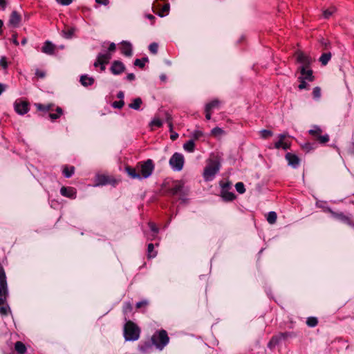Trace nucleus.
Returning a JSON list of instances; mask_svg holds the SVG:
<instances>
[{"label": "nucleus", "mask_w": 354, "mask_h": 354, "mask_svg": "<svg viewBox=\"0 0 354 354\" xmlns=\"http://www.w3.org/2000/svg\"><path fill=\"white\" fill-rule=\"evenodd\" d=\"M183 148L188 152H193L195 149V143L194 140H189L183 145Z\"/></svg>", "instance_id": "obj_34"}, {"label": "nucleus", "mask_w": 354, "mask_h": 354, "mask_svg": "<svg viewBox=\"0 0 354 354\" xmlns=\"http://www.w3.org/2000/svg\"><path fill=\"white\" fill-rule=\"evenodd\" d=\"M95 80L92 77H88L87 75H83L80 77V83L84 86H88L93 84Z\"/></svg>", "instance_id": "obj_26"}, {"label": "nucleus", "mask_w": 354, "mask_h": 354, "mask_svg": "<svg viewBox=\"0 0 354 354\" xmlns=\"http://www.w3.org/2000/svg\"><path fill=\"white\" fill-rule=\"evenodd\" d=\"M124 105V102L123 100H120L119 101H115L112 103V106L115 109H122Z\"/></svg>", "instance_id": "obj_51"}, {"label": "nucleus", "mask_w": 354, "mask_h": 354, "mask_svg": "<svg viewBox=\"0 0 354 354\" xmlns=\"http://www.w3.org/2000/svg\"><path fill=\"white\" fill-rule=\"evenodd\" d=\"M192 139L194 140H197L203 136V133L201 131L196 130L192 133Z\"/></svg>", "instance_id": "obj_48"}, {"label": "nucleus", "mask_w": 354, "mask_h": 354, "mask_svg": "<svg viewBox=\"0 0 354 354\" xmlns=\"http://www.w3.org/2000/svg\"><path fill=\"white\" fill-rule=\"evenodd\" d=\"M221 196L225 202L233 201L236 198V195L233 192L227 190H221Z\"/></svg>", "instance_id": "obj_23"}, {"label": "nucleus", "mask_w": 354, "mask_h": 354, "mask_svg": "<svg viewBox=\"0 0 354 354\" xmlns=\"http://www.w3.org/2000/svg\"><path fill=\"white\" fill-rule=\"evenodd\" d=\"M56 1L62 6H68L73 2V0H56Z\"/></svg>", "instance_id": "obj_60"}, {"label": "nucleus", "mask_w": 354, "mask_h": 354, "mask_svg": "<svg viewBox=\"0 0 354 354\" xmlns=\"http://www.w3.org/2000/svg\"><path fill=\"white\" fill-rule=\"evenodd\" d=\"M95 182V185L98 186L111 185L115 187L118 183V180L113 176L106 174L97 175Z\"/></svg>", "instance_id": "obj_10"}, {"label": "nucleus", "mask_w": 354, "mask_h": 354, "mask_svg": "<svg viewBox=\"0 0 354 354\" xmlns=\"http://www.w3.org/2000/svg\"><path fill=\"white\" fill-rule=\"evenodd\" d=\"M11 314V309L6 302L4 305L0 306V315L2 316H7Z\"/></svg>", "instance_id": "obj_36"}, {"label": "nucleus", "mask_w": 354, "mask_h": 354, "mask_svg": "<svg viewBox=\"0 0 354 354\" xmlns=\"http://www.w3.org/2000/svg\"><path fill=\"white\" fill-rule=\"evenodd\" d=\"M115 50H116V46L114 43L112 42L109 44V46L108 48V50L106 53L112 54V53L115 52Z\"/></svg>", "instance_id": "obj_58"}, {"label": "nucleus", "mask_w": 354, "mask_h": 354, "mask_svg": "<svg viewBox=\"0 0 354 354\" xmlns=\"http://www.w3.org/2000/svg\"><path fill=\"white\" fill-rule=\"evenodd\" d=\"M157 255V251L154 250V245L149 243L147 245V257L149 259L154 258Z\"/></svg>", "instance_id": "obj_35"}, {"label": "nucleus", "mask_w": 354, "mask_h": 354, "mask_svg": "<svg viewBox=\"0 0 354 354\" xmlns=\"http://www.w3.org/2000/svg\"><path fill=\"white\" fill-rule=\"evenodd\" d=\"M0 66L3 69H6L8 66L7 58L5 56H3L0 59Z\"/></svg>", "instance_id": "obj_54"}, {"label": "nucleus", "mask_w": 354, "mask_h": 354, "mask_svg": "<svg viewBox=\"0 0 354 354\" xmlns=\"http://www.w3.org/2000/svg\"><path fill=\"white\" fill-rule=\"evenodd\" d=\"M294 56L296 57L297 63L302 64L300 67L310 68L312 64V59L309 55H306L303 51L297 50L295 52Z\"/></svg>", "instance_id": "obj_13"}, {"label": "nucleus", "mask_w": 354, "mask_h": 354, "mask_svg": "<svg viewBox=\"0 0 354 354\" xmlns=\"http://www.w3.org/2000/svg\"><path fill=\"white\" fill-rule=\"evenodd\" d=\"M119 49L121 53L126 57H131L132 55L133 48L131 44L129 41H122L120 43Z\"/></svg>", "instance_id": "obj_19"}, {"label": "nucleus", "mask_w": 354, "mask_h": 354, "mask_svg": "<svg viewBox=\"0 0 354 354\" xmlns=\"http://www.w3.org/2000/svg\"><path fill=\"white\" fill-rule=\"evenodd\" d=\"M142 104V99L140 97H136L134 98L132 102L129 104V107L134 110H139Z\"/></svg>", "instance_id": "obj_30"}, {"label": "nucleus", "mask_w": 354, "mask_h": 354, "mask_svg": "<svg viewBox=\"0 0 354 354\" xmlns=\"http://www.w3.org/2000/svg\"><path fill=\"white\" fill-rule=\"evenodd\" d=\"M169 162L174 170L179 171L183 168L185 159L181 153L176 152L170 158Z\"/></svg>", "instance_id": "obj_11"}, {"label": "nucleus", "mask_w": 354, "mask_h": 354, "mask_svg": "<svg viewBox=\"0 0 354 354\" xmlns=\"http://www.w3.org/2000/svg\"><path fill=\"white\" fill-rule=\"evenodd\" d=\"M261 138L268 139L273 136V132L270 130L263 129L259 132Z\"/></svg>", "instance_id": "obj_40"}, {"label": "nucleus", "mask_w": 354, "mask_h": 354, "mask_svg": "<svg viewBox=\"0 0 354 354\" xmlns=\"http://www.w3.org/2000/svg\"><path fill=\"white\" fill-rule=\"evenodd\" d=\"M221 164L217 160H212L204 169L203 178L205 181L213 180L214 176L218 172Z\"/></svg>", "instance_id": "obj_6"}, {"label": "nucleus", "mask_w": 354, "mask_h": 354, "mask_svg": "<svg viewBox=\"0 0 354 354\" xmlns=\"http://www.w3.org/2000/svg\"><path fill=\"white\" fill-rule=\"evenodd\" d=\"M285 158L288 161V165L293 168H297L300 164V158L295 153L288 152L285 155Z\"/></svg>", "instance_id": "obj_18"}, {"label": "nucleus", "mask_w": 354, "mask_h": 354, "mask_svg": "<svg viewBox=\"0 0 354 354\" xmlns=\"http://www.w3.org/2000/svg\"><path fill=\"white\" fill-rule=\"evenodd\" d=\"M235 188L239 194H243L245 192L244 184L242 182L236 183Z\"/></svg>", "instance_id": "obj_46"}, {"label": "nucleus", "mask_w": 354, "mask_h": 354, "mask_svg": "<svg viewBox=\"0 0 354 354\" xmlns=\"http://www.w3.org/2000/svg\"><path fill=\"white\" fill-rule=\"evenodd\" d=\"M62 173L66 178H71L75 173V167L64 165Z\"/></svg>", "instance_id": "obj_29"}, {"label": "nucleus", "mask_w": 354, "mask_h": 354, "mask_svg": "<svg viewBox=\"0 0 354 354\" xmlns=\"http://www.w3.org/2000/svg\"><path fill=\"white\" fill-rule=\"evenodd\" d=\"M287 136H288V135L286 133L279 134L278 136L279 140L274 143L273 148H275L277 149H282L283 142H284L285 139L287 138ZM268 148L271 149H272V147L270 146Z\"/></svg>", "instance_id": "obj_25"}, {"label": "nucleus", "mask_w": 354, "mask_h": 354, "mask_svg": "<svg viewBox=\"0 0 354 354\" xmlns=\"http://www.w3.org/2000/svg\"><path fill=\"white\" fill-rule=\"evenodd\" d=\"M306 324L309 327H315L318 324V319L315 317H309L306 319Z\"/></svg>", "instance_id": "obj_38"}, {"label": "nucleus", "mask_w": 354, "mask_h": 354, "mask_svg": "<svg viewBox=\"0 0 354 354\" xmlns=\"http://www.w3.org/2000/svg\"><path fill=\"white\" fill-rule=\"evenodd\" d=\"M295 336V333L293 332H283V333H279L275 335H273L271 339H270L268 347L270 350H274L275 347L279 345V344L282 340H286L289 337H292Z\"/></svg>", "instance_id": "obj_9"}, {"label": "nucleus", "mask_w": 354, "mask_h": 354, "mask_svg": "<svg viewBox=\"0 0 354 354\" xmlns=\"http://www.w3.org/2000/svg\"><path fill=\"white\" fill-rule=\"evenodd\" d=\"M220 102L218 100H214L205 105V109L212 111L213 109L218 107Z\"/></svg>", "instance_id": "obj_39"}, {"label": "nucleus", "mask_w": 354, "mask_h": 354, "mask_svg": "<svg viewBox=\"0 0 354 354\" xmlns=\"http://www.w3.org/2000/svg\"><path fill=\"white\" fill-rule=\"evenodd\" d=\"M55 111H56L55 113H48V117L50 118L51 120H55L59 118L63 115V110L59 106H57L56 108Z\"/></svg>", "instance_id": "obj_33"}, {"label": "nucleus", "mask_w": 354, "mask_h": 354, "mask_svg": "<svg viewBox=\"0 0 354 354\" xmlns=\"http://www.w3.org/2000/svg\"><path fill=\"white\" fill-rule=\"evenodd\" d=\"M326 212H329L333 218L341 221L352 227H354V221L353 220L352 214L348 212L346 214H344L343 212H336L330 207H327Z\"/></svg>", "instance_id": "obj_8"}, {"label": "nucleus", "mask_w": 354, "mask_h": 354, "mask_svg": "<svg viewBox=\"0 0 354 354\" xmlns=\"http://www.w3.org/2000/svg\"><path fill=\"white\" fill-rule=\"evenodd\" d=\"M151 126L160 128L162 126V120L159 118H154L150 123Z\"/></svg>", "instance_id": "obj_50"}, {"label": "nucleus", "mask_w": 354, "mask_h": 354, "mask_svg": "<svg viewBox=\"0 0 354 354\" xmlns=\"http://www.w3.org/2000/svg\"><path fill=\"white\" fill-rule=\"evenodd\" d=\"M151 341L153 343V346H155L156 348L162 351L169 343V337L167 331L162 329L157 330L153 333V335L151 336Z\"/></svg>", "instance_id": "obj_5"}, {"label": "nucleus", "mask_w": 354, "mask_h": 354, "mask_svg": "<svg viewBox=\"0 0 354 354\" xmlns=\"http://www.w3.org/2000/svg\"><path fill=\"white\" fill-rule=\"evenodd\" d=\"M21 21V16L20 14L16 10L12 11L10 16L9 24L14 28H17L19 26Z\"/></svg>", "instance_id": "obj_20"}, {"label": "nucleus", "mask_w": 354, "mask_h": 354, "mask_svg": "<svg viewBox=\"0 0 354 354\" xmlns=\"http://www.w3.org/2000/svg\"><path fill=\"white\" fill-rule=\"evenodd\" d=\"M154 169L155 163L151 159L140 161L137 162L135 167L128 165L124 167L125 172L131 178L139 180L150 177Z\"/></svg>", "instance_id": "obj_1"}, {"label": "nucleus", "mask_w": 354, "mask_h": 354, "mask_svg": "<svg viewBox=\"0 0 354 354\" xmlns=\"http://www.w3.org/2000/svg\"><path fill=\"white\" fill-rule=\"evenodd\" d=\"M332 14H333V12L331 11H330L329 10H326L323 12V16L326 19H328L332 15Z\"/></svg>", "instance_id": "obj_62"}, {"label": "nucleus", "mask_w": 354, "mask_h": 354, "mask_svg": "<svg viewBox=\"0 0 354 354\" xmlns=\"http://www.w3.org/2000/svg\"><path fill=\"white\" fill-rule=\"evenodd\" d=\"M158 45L156 42H153L149 46V50L153 54H156L158 53Z\"/></svg>", "instance_id": "obj_49"}, {"label": "nucleus", "mask_w": 354, "mask_h": 354, "mask_svg": "<svg viewBox=\"0 0 354 354\" xmlns=\"http://www.w3.org/2000/svg\"><path fill=\"white\" fill-rule=\"evenodd\" d=\"M321 44H322V45L324 46V48L325 50H326V49H327V48H328V46H330V44L328 41H326V40H325V39H322V41H321Z\"/></svg>", "instance_id": "obj_63"}, {"label": "nucleus", "mask_w": 354, "mask_h": 354, "mask_svg": "<svg viewBox=\"0 0 354 354\" xmlns=\"http://www.w3.org/2000/svg\"><path fill=\"white\" fill-rule=\"evenodd\" d=\"M323 130L317 125H313L312 129L308 131V134L319 144H326L329 141L328 134H322Z\"/></svg>", "instance_id": "obj_7"}, {"label": "nucleus", "mask_w": 354, "mask_h": 354, "mask_svg": "<svg viewBox=\"0 0 354 354\" xmlns=\"http://www.w3.org/2000/svg\"><path fill=\"white\" fill-rule=\"evenodd\" d=\"M35 76L37 78H44L46 76V72L40 69H37L35 71Z\"/></svg>", "instance_id": "obj_56"}, {"label": "nucleus", "mask_w": 354, "mask_h": 354, "mask_svg": "<svg viewBox=\"0 0 354 354\" xmlns=\"http://www.w3.org/2000/svg\"><path fill=\"white\" fill-rule=\"evenodd\" d=\"M148 305H149L148 301L143 300V301L138 302L136 304V308L139 309V308H146Z\"/></svg>", "instance_id": "obj_55"}, {"label": "nucleus", "mask_w": 354, "mask_h": 354, "mask_svg": "<svg viewBox=\"0 0 354 354\" xmlns=\"http://www.w3.org/2000/svg\"><path fill=\"white\" fill-rule=\"evenodd\" d=\"M298 71L301 74V76H299V77L306 81L312 82L315 79V76L313 75V71L310 68H310L299 67L298 68Z\"/></svg>", "instance_id": "obj_16"}, {"label": "nucleus", "mask_w": 354, "mask_h": 354, "mask_svg": "<svg viewBox=\"0 0 354 354\" xmlns=\"http://www.w3.org/2000/svg\"><path fill=\"white\" fill-rule=\"evenodd\" d=\"M8 295L6 274L3 266L0 262V306L6 303Z\"/></svg>", "instance_id": "obj_4"}, {"label": "nucleus", "mask_w": 354, "mask_h": 354, "mask_svg": "<svg viewBox=\"0 0 354 354\" xmlns=\"http://www.w3.org/2000/svg\"><path fill=\"white\" fill-rule=\"evenodd\" d=\"M112 58V54L111 53H99L97 57V59L93 64V66L97 68L100 66V71H104L105 70V65L109 63V61Z\"/></svg>", "instance_id": "obj_12"}, {"label": "nucleus", "mask_w": 354, "mask_h": 354, "mask_svg": "<svg viewBox=\"0 0 354 354\" xmlns=\"http://www.w3.org/2000/svg\"><path fill=\"white\" fill-rule=\"evenodd\" d=\"M12 41L15 46H19V41L17 40V32H13V34L12 35Z\"/></svg>", "instance_id": "obj_59"}, {"label": "nucleus", "mask_w": 354, "mask_h": 354, "mask_svg": "<svg viewBox=\"0 0 354 354\" xmlns=\"http://www.w3.org/2000/svg\"><path fill=\"white\" fill-rule=\"evenodd\" d=\"M153 346V342L151 340L146 341L142 342L139 345V349L142 352H148L150 349H151Z\"/></svg>", "instance_id": "obj_28"}, {"label": "nucleus", "mask_w": 354, "mask_h": 354, "mask_svg": "<svg viewBox=\"0 0 354 354\" xmlns=\"http://www.w3.org/2000/svg\"><path fill=\"white\" fill-rule=\"evenodd\" d=\"M15 110L19 115H24L29 111L30 103L27 100H17L14 103Z\"/></svg>", "instance_id": "obj_14"}, {"label": "nucleus", "mask_w": 354, "mask_h": 354, "mask_svg": "<svg viewBox=\"0 0 354 354\" xmlns=\"http://www.w3.org/2000/svg\"><path fill=\"white\" fill-rule=\"evenodd\" d=\"M133 310V306L130 302H126L124 304L122 308V312L124 315H127L131 313Z\"/></svg>", "instance_id": "obj_42"}, {"label": "nucleus", "mask_w": 354, "mask_h": 354, "mask_svg": "<svg viewBox=\"0 0 354 354\" xmlns=\"http://www.w3.org/2000/svg\"><path fill=\"white\" fill-rule=\"evenodd\" d=\"M75 27H69L66 25L64 26V28L62 30V35L65 39H71L75 32Z\"/></svg>", "instance_id": "obj_22"}, {"label": "nucleus", "mask_w": 354, "mask_h": 354, "mask_svg": "<svg viewBox=\"0 0 354 354\" xmlns=\"http://www.w3.org/2000/svg\"><path fill=\"white\" fill-rule=\"evenodd\" d=\"M148 62L149 59L147 57H142V59H136L133 65L143 69L145 66V64Z\"/></svg>", "instance_id": "obj_31"}, {"label": "nucleus", "mask_w": 354, "mask_h": 354, "mask_svg": "<svg viewBox=\"0 0 354 354\" xmlns=\"http://www.w3.org/2000/svg\"><path fill=\"white\" fill-rule=\"evenodd\" d=\"M332 55L331 53H323L321 57H319V60L322 63V65L326 66L330 59H331Z\"/></svg>", "instance_id": "obj_32"}, {"label": "nucleus", "mask_w": 354, "mask_h": 354, "mask_svg": "<svg viewBox=\"0 0 354 354\" xmlns=\"http://www.w3.org/2000/svg\"><path fill=\"white\" fill-rule=\"evenodd\" d=\"M313 95L314 98H319L321 96V88L318 86H316L313 88Z\"/></svg>", "instance_id": "obj_53"}, {"label": "nucleus", "mask_w": 354, "mask_h": 354, "mask_svg": "<svg viewBox=\"0 0 354 354\" xmlns=\"http://www.w3.org/2000/svg\"><path fill=\"white\" fill-rule=\"evenodd\" d=\"M148 226L150 228V230L154 233L153 236V238L156 237L159 232V228L158 227V226L156 225L155 223L151 221L148 223Z\"/></svg>", "instance_id": "obj_44"}, {"label": "nucleus", "mask_w": 354, "mask_h": 354, "mask_svg": "<svg viewBox=\"0 0 354 354\" xmlns=\"http://www.w3.org/2000/svg\"><path fill=\"white\" fill-rule=\"evenodd\" d=\"M126 70V67L122 62L120 60H114L111 63V66L110 67V71L112 74L115 75H121Z\"/></svg>", "instance_id": "obj_15"}, {"label": "nucleus", "mask_w": 354, "mask_h": 354, "mask_svg": "<svg viewBox=\"0 0 354 354\" xmlns=\"http://www.w3.org/2000/svg\"><path fill=\"white\" fill-rule=\"evenodd\" d=\"M188 192L189 189L185 187V182L182 180L173 181L171 187L165 190L166 195L169 196L179 195L180 198L187 196Z\"/></svg>", "instance_id": "obj_2"}, {"label": "nucleus", "mask_w": 354, "mask_h": 354, "mask_svg": "<svg viewBox=\"0 0 354 354\" xmlns=\"http://www.w3.org/2000/svg\"><path fill=\"white\" fill-rule=\"evenodd\" d=\"M56 46L52 42L46 41L44 42L41 48V51L47 55H54Z\"/></svg>", "instance_id": "obj_21"}, {"label": "nucleus", "mask_w": 354, "mask_h": 354, "mask_svg": "<svg viewBox=\"0 0 354 354\" xmlns=\"http://www.w3.org/2000/svg\"><path fill=\"white\" fill-rule=\"evenodd\" d=\"M15 351L18 354H25L27 352V348L22 342L17 341L15 344Z\"/></svg>", "instance_id": "obj_27"}, {"label": "nucleus", "mask_w": 354, "mask_h": 354, "mask_svg": "<svg viewBox=\"0 0 354 354\" xmlns=\"http://www.w3.org/2000/svg\"><path fill=\"white\" fill-rule=\"evenodd\" d=\"M35 106L37 111H41L44 113H47V111H46L47 109H46L45 104H42L40 103H36V104H35Z\"/></svg>", "instance_id": "obj_52"}, {"label": "nucleus", "mask_w": 354, "mask_h": 354, "mask_svg": "<svg viewBox=\"0 0 354 354\" xmlns=\"http://www.w3.org/2000/svg\"><path fill=\"white\" fill-rule=\"evenodd\" d=\"M301 149L306 151V153L310 152V151L315 149L314 144L307 142L301 145Z\"/></svg>", "instance_id": "obj_41"}, {"label": "nucleus", "mask_w": 354, "mask_h": 354, "mask_svg": "<svg viewBox=\"0 0 354 354\" xmlns=\"http://www.w3.org/2000/svg\"><path fill=\"white\" fill-rule=\"evenodd\" d=\"M219 184L221 187V190L228 191V189L231 188V182L230 181L223 182V180H221Z\"/></svg>", "instance_id": "obj_47"}, {"label": "nucleus", "mask_w": 354, "mask_h": 354, "mask_svg": "<svg viewBox=\"0 0 354 354\" xmlns=\"http://www.w3.org/2000/svg\"><path fill=\"white\" fill-rule=\"evenodd\" d=\"M277 215L275 212H270L267 216V221L270 224H274L276 223Z\"/></svg>", "instance_id": "obj_37"}, {"label": "nucleus", "mask_w": 354, "mask_h": 354, "mask_svg": "<svg viewBox=\"0 0 354 354\" xmlns=\"http://www.w3.org/2000/svg\"><path fill=\"white\" fill-rule=\"evenodd\" d=\"M170 10V5L168 2L165 3L163 6L160 9L158 12L156 11L155 9L153 10V12L158 15L160 17H163L165 15H167Z\"/></svg>", "instance_id": "obj_24"}, {"label": "nucleus", "mask_w": 354, "mask_h": 354, "mask_svg": "<svg viewBox=\"0 0 354 354\" xmlns=\"http://www.w3.org/2000/svg\"><path fill=\"white\" fill-rule=\"evenodd\" d=\"M140 329L132 321H127L124 326V337L126 341H136L139 339Z\"/></svg>", "instance_id": "obj_3"}, {"label": "nucleus", "mask_w": 354, "mask_h": 354, "mask_svg": "<svg viewBox=\"0 0 354 354\" xmlns=\"http://www.w3.org/2000/svg\"><path fill=\"white\" fill-rule=\"evenodd\" d=\"M298 81L299 82V84L298 86V88L299 90L309 89V85L306 83V80H305L303 78L299 77H298Z\"/></svg>", "instance_id": "obj_43"}, {"label": "nucleus", "mask_w": 354, "mask_h": 354, "mask_svg": "<svg viewBox=\"0 0 354 354\" xmlns=\"http://www.w3.org/2000/svg\"><path fill=\"white\" fill-rule=\"evenodd\" d=\"M160 1L164 2V3L167 2V0H155L153 7H152V10L159 8L160 7V3L159 2H160Z\"/></svg>", "instance_id": "obj_57"}, {"label": "nucleus", "mask_w": 354, "mask_h": 354, "mask_svg": "<svg viewBox=\"0 0 354 354\" xmlns=\"http://www.w3.org/2000/svg\"><path fill=\"white\" fill-rule=\"evenodd\" d=\"M290 147H291V142L284 140L282 149L284 150H288V149H290Z\"/></svg>", "instance_id": "obj_61"}, {"label": "nucleus", "mask_w": 354, "mask_h": 354, "mask_svg": "<svg viewBox=\"0 0 354 354\" xmlns=\"http://www.w3.org/2000/svg\"><path fill=\"white\" fill-rule=\"evenodd\" d=\"M223 133L224 131L221 128L218 127L213 128L211 131V135L214 137L219 136L223 134Z\"/></svg>", "instance_id": "obj_45"}, {"label": "nucleus", "mask_w": 354, "mask_h": 354, "mask_svg": "<svg viewBox=\"0 0 354 354\" xmlns=\"http://www.w3.org/2000/svg\"><path fill=\"white\" fill-rule=\"evenodd\" d=\"M60 194L62 196L68 198L70 199H75L77 196V190L73 187L63 186L60 189Z\"/></svg>", "instance_id": "obj_17"}, {"label": "nucleus", "mask_w": 354, "mask_h": 354, "mask_svg": "<svg viewBox=\"0 0 354 354\" xmlns=\"http://www.w3.org/2000/svg\"><path fill=\"white\" fill-rule=\"evenodd\" d=\"M126 79L129 81V82H131V81H133L135 80L136 79V76L133 73H128L127 75V77H126Z\"/></svg>", "instance_id": "obj_64"}]
</instances>
